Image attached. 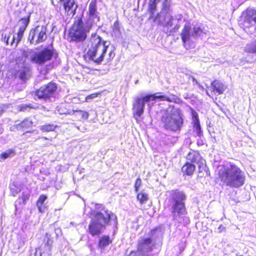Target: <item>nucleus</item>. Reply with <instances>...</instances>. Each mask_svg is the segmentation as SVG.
I'll return each mask as SVG.
<instances>
[{"instance_id":"6e6552de","label":"nucleus","mask_w":256,"mask_h":256,"mask_svg":"<svg viewBox=\"0 0 256 256\" xmlns=\"http://www.w3.org/2000/svg\"><path fill=\"white\" fill-rule=\"evenodd\" d=\"M58 88L57 84L52 82L40 87L36 92V95L40 99L46 101L55 96Z\"/></svg>"},{"instance_id":"6ab92c4d","label":"nucleus","mask_w":256,"mask_h":256,"mask_svg":"<svg viewBox=\"0 0 256 256\" xmlns=\"http://www.w3.org/2000/svg\"><path fill=\"white\" fill-rule=\"evenodd\" d=\"M195 170V166L194 164H190L187 162L186 164L185 165H184L182 168V172L188 174V175H191L193 174L194 170Z\"/></svg>"},{"instance_id":"f8f14e48","label":"nucleus","mask_w":256,"mask_h":256,"mask_svg":"<svg viewBox=\"0 0 256 256\" xmlns=\"http://www.w3.org/2000/svg\"><path fill=\"white\" fill-rule=\"evenodd\" d=\"M256 24V10L248 9L244 18V25L249 28Z\"/></svg>"},{"instance_id":"423d86ee","label":"nucleus","mask_w":256,"mask_h":256,"mask_svg":"<svg viewBox=\"0 0 256 256\" xmlns=\"http://www.w3.org/2000/svg\"><path fill=\"white\" fill-rule=\"evenodd\" d=\"M162 122L165 129L172 132L180 130L184 120L178 110H172L170 112H165L162 118Z\"/></svg>"},{"instance_id":"a19ab883","label":"nucleus","mask_w":256,"mask_h":256,"mask_svg":"<svg viewBox=\"0 0 256 256\" xmlns=\"http://www.w3.org/2000/svg\"><path fill=\"white\" fill-rule=\"evenodd\" d=\"M96 96H97L96 94H92L86 97V99H92V98H96Z\"/></svg>"},{"instance_id":"3c124183","label":"nucleus","mask_w":256,"mask_h":256,"mask_svg":"<svg viewBox=\"0 0 256 256\" xmlns=\"http://www.w3.org/2000/svg\"><path fill=\"white\" fill-rule=\"evenodd\" d=\"M49 244V242H48V241L47 244Z\"/></svg>"},{"instance_id":"0eeeda50","label":"nucleus","mask_w":256,"mask_h":256,"mask_svg":"<svg viewBox=\"0 0 256 256\" xmlns=\"http://www.w3.org/2000/svg\"><path fill=\"white\" fill-rule=\"evenodd\" d=\"M90 28L88 26H85L82 19L75 21L69 32L70 40L80 42L84 40L87 36L86 34Z\"/></svg>"},{"instance_id":"2f4dec72","label":"nucleus","mask_w":256,"mask_h":256,"mask_svg":"<svg viewBox=\"0 0 256 256\" xmlns=\"http://www.w3.org/2000/svg\"><path fill=\"white\" fill-rule=\"evenodd\" d=\"M137 198L141 203H144L148 200V195L145 193H140L137 196Z\"/></svg>"},{"instance_id":"473e14b6","label":"nucleus","mask_w":256,"mask_h":256,"mask_svg":"<svg viewBox=\"0 0 256 256\" xmlns=\"http://www.w3.org/2000/svg\"><path fill=\"white\" fill-rule=\"evenodd\" d=\"M156 0H154L153 2H151L150 4L149 10L151 14L150 18L154 17V12L156 9V4L155 3Z\"/></svg>"},{"instance_id":"7ed1b4c3","label":"nucleus","mask_w":256,"mask_h":256,"mask_svg":"<svg viewBox=\"0 0 256 256\" xmlns=\"http://www.w3.org/2000/svg\"><path fill=\"white\" fill-rule=\"evenodd\" d=\"M218 176L224 184L231 188H238L245 182L246 176L240 168L234 164L222 166Z\"/></svg>"},{"instance_id":"72a5a7b5","label":"nucleus","mask_w":256,"mask_h":256,"mask_svg":"<svg viewBox=\"0 0 256 256\" xmlns=\"http://www.w3.org/2000/svg\"><path fill=\"white\" fill-rule=\"evenodd\" d=\"M24 32V31H22V30H18V32L16 34V46H17V44L18 43V42L20 40L21 38H22Z\"/></svg>"},{"instance_id":"09e8293b","label":"nucleus","mask_w":256,"mask_h":256,"mask_svg":"<svg viewBox=\"0 0 256 256\" xmlns=\"http://www.w3.org/2000/svg\"><path fill=\"white\" fill-rule=\"evenodd\" d=\"M206 94H207L208 96H209V94H208V91H206Z\"/></svg>"},{"instance_id":"cd10ccee","label":"nucleus","mask_w":256,"mask_h":256,"mask_svg":"<svg viewBox=\"0 0 256 256\" xmlns=\"http://www.w3.org/2000/svg\"><path fill=\"white\" fill-rule=\"evenodd\" d=\"M15 154L14 150L12 149H9L4 152L2 153L0 155V157L4 160L12 156H14Z\"/></svg>"},{"instance_id":"4c0bfd02","label":"nucleus","mask_w":256,"mask_h":256,"mask_svg":"<svg viewBox=\"0 0 256 256\" xmlns=\"http://www.w3.org/2000/svg\"><path fill=\"white\" fill-rule=\"evenodd\" d=\"M112 28L114 32H120V25L118 21L114 22Z\"/></svg>"},{"instance_id":"bb28decb","label":"nucleus","mask_w":256,"mask_h":256,"mask_svg":"<svg viewBox=\"0 0 256 256\" xmlns=\"http://www.w3.org/2000/svg\"><path fill=\"white\" fill-rule=\"evenodd\" d=\"M56 127L57 126L52 124H46L40 126V130L43 132H49L54 131Z\"/></svg>"},{"instance_id":"603ef678","label":"nucleus","mask_w":256,"mask_h":256,"mask_svg":"<svg viewBox=\"0 0 256 256\" xmlns=\"http://www.w3.org/2000/svg\"><path fill=\"white\" fill-rule=\"evenodd\" d=\"M167 0H166V2Z\"/></svg>"},{"instance_id":"393cba45","label":"nucleus","mask_w":256,"mask_h":256,"mask_svg":"<svg viewBox=\"0 0 256 256\" xmlns=\"http://www.w3.org/2000/svg\"><path fill=\"white\" fill-rule=\"evenodd\" d=\"M111 242L112 240H110V237L108 236H104L100 240L99 246L103 248L108 246Z\"/></svg>"},{"instance_id":"5701e85b","label":"nucleus","mask_w":256,"mask_h":256,"mask_svg":"<svg viewBox=\"0 0 256 256\" xmlns=\"http://www.w3.org/2000/svg\"><path fill=\"white\" fill-rule=\"evenodd\" d=\"M29 22V17L26 18H22L20 19L18 22V25L19 26V30L24 31L28 26Z\"/></svg>"},{"instance_id":"c85d7f7f","label":"nucleus","mask_w":256,"mask_h":256,"mask_svg":"<svg viewBox=\"0 0 256 256\" xmlns=\"http://www.w3.org/2000/svg\"><path fill=\"white\" fill-rule=\"evenodd\" d=\"M194 127L195 129V132L198 136H200L202 131L200 126L199 122V120L198 118H196L194 120Z\"/></svg>"},{"instance_id":"c756f323","label":"nucleus","mask_w":256,"mask_h":256,"mask_svg":"<svg viewBox=\"0 0 256 256\" xmlns=\"http://www.w3.org/2000/svg\"><path fill=\"white\" fill-rule=\"evenodd\" d=\"M89 15L98 14L96 6L94 2H91L88 7Z\"/></svg>"},{"instance_id":"4be33fe9","label":"nucleus","mask_w":256,"mask_h":256,"mask_svg":"<svg viewBox=\"0 0 256 256\" xmlns=\"http://www.w3.org/2000/svg\"><path fill=\"white\" fill-rule=\"evenodd\" d=\"M99 20L100 18L98 14L89 15L86 26H88L90 28V26L94 24H96L99 22Z\"/></svg>"},{"instance_id":"7c9ffc66","label":"nucleus","mask_w":256,"mask_h":256,"mask_svg":"<svg viewBox=\"0 0 256 256\" xmlns=\"http://www.w3.org/2000/svg\"><path fill=\"white\" fill-rule=\"evenodd\" d=\"M193 34L194 38H196L198 36H202L203 34H205L200 27H194L193 28Z\"/></svg>"},{"instance_id":"8fccbe9b","label":"nucleus","mask_w":256,"mask_h":256,"mask_svg":"<svg viewBox=\"0 0 256 256\" xmlns=\"http://www.w3.org/2000/svg\"><path fill=\"white\" fill-rule=\"evenodd\" d=\"M44 138V139H45V140H46V139H47V138H46V137H44V138Z\"/></svg>"},{"instance_id":"2eb2a0df","label":"nucleus","mask_w":256,"mask_h":256,"mask_svg":"<svg viewBox=\"0 0 256 256\" xmlns=\"http://www.w3.org/2000/svg\"><path fill=\"white\" fill-rule=\"evenodd\" d=\"M182 40L185 45L186 43L189 42L191 38H194L193 30L189 23H186L181 33Z\"/></svg>"},{"instance_id":"37998d69","label":"nucleus","mask_w":256,"mask_h":256,"mask_svg":"<svg viewBox=\"0 0 256 256\" xmlns=\"http://www.w3.org/2000/svg\"><path fill=\"white\" fill-rule=\"evenodd\" d=\"M192 79L193 82H195L198 85L199 88H201L202 90L204 89V88L202 86H200V84L197 82V80L194 77H192Z\"/></svg>"},{"instance_id":"f03ea898","label":"nucleus","mask_w":256,"mask_h":256,"mask_svg":"<svg viewBox=\"0 0 256 256\" xmlns=\"http://www.w3.org/2000/svg\"><path fill=\"white\" fill-rule=\"evenodd\" d=\"M110 43L104 41L96 34H92L88 44L87 55L89 58L96 64L102 61L108 62L114 56L115 54L112 50H108Z\"/></svg>"},{"instance_id":"49530a36","label":"nucleus","mask_w":256,"mask_h":256,"mask_svg":"<svg viewBox=\"0 0 256 256\" xmlns=\"http://www.w3.org/2000/svg\"><path fill=\"white\" fill-rule=\"evenodd\" d=\"M11 191L12 192L13 196H15L16 194L18 193V191H13L12 188H11Z\"/></svg>"},{"instance_id":"4468645a","label":"nucleus","mask_w":256,"mask_h":256,"mask_svg":"<svg viewBox=\"0 0 256 256\" xmlns=\"http://www.w3.org/2000/svg\"><path fill=\"white\" fill-rule=\"evenodd\" d=\"M62 2L66 12L69 16H73L77 8V4L74 0H60Z\"/></svg>"},{"instance_id":"c9c22d12","label":"nucleus","mask_w":256,"mask_h":256,"mask_svg":"<svg viewBox=\"0 0 256 256\" xmlns=\"http://www.w3.org/2000/svg\"><path fill=\"white\" fill-rule=\"evenodd\" d=\"M32 108V107L30 105H28L26 104H22L19 106L20 110L22 112L26 111Z\"/></svg>"},{"instance_id":"a18cd8bd","label":"nucleus","mask_w":256,"mask_h":256,"mask_svg":"<svg viewBox=\"0 0 256 256\" xmlns=\"http://www.w3.org/2000/svg\"><path fill=\"white\" fill-rule=\"evenodd\" d=\"M55 233L56 235V236H58L60 234H61V230L60 228H56L55 230Z\"/></svg>"},{"instance_id":"a211bd4d","label":"nucleus","mask_w":256,"mask_h":256,"mask_svg":"<svg viewBox=\"0 0 256 256\" xmlns=\"http://www.w3.org/2000/svg\"><path fill=\"white\" fill-rule=\"evenodd\" d=\"M47 198V196L46 195L42 194L40 196L37 201L36 206L40 212H44L45 211L46 206H44V202Z\"/></svg>"},{"instance_id":"1a4fd4ad","label":"nucleus","mask_w":256,"mask_h":256,"mask_svg":"<svg viewBox=\"0 0 256 256\" xmlns=\"http://www.w3.org/2000/svg\"><path fill=\"white\" fill-rule=\"evenodd\" d=\"M46 38V27L38 26L30 30L28 40L31 44H37L44 42Z\"/></svg>"},{"instance_id":"ddd939ff","label":"nucleus","mask_w":256,"mask_h":256,"mask_svg":"<svg viewBox=\"0 0 256 256\" xmlns=\"http://www.w3.org/2000/svg\"><path fill=\"white\" fill-rule=\"evenodd\" d=\"M156 20H158L164 26H172V24L173 18L172 16L165 10L158 14Z\"/></svg>"},{"instance_id":"58836bf2","label":"nucleus","mask_w":256,"mask_h":256,"mask_svg":"<svg viewBox=\"0 0 256 256\" xmlns=\"http://www.w3.org/2000/svg\"><path fill=\"white\" fill-rule=\"evenodd\" d=\"M61 109V107H60L58 108V112L60 114H68V110H60Z\"/></svg>"},{"instance_id":"b1692460","label":"nucleus","mask_w":256,"mask_h":256,"mask_svg":"<svg viewBox=\"0 0 256 256\" xmlns=\"http://www.w3.org/2000/svg\"><path fill=\"white\" fill-rule=\"evenodd\" d=\"M244 51L248 53L256 54V41L247 44L244 48Z\"/></svg>"},{"instance_id":"9b49d317","label":"nucleus","mask_w":256,"mask_h":256,"mask_svg":"<svg viewBox=\"0 0 256 256\" xmlns=\"http://www.w3.org/2000/svg\"><path fill=\"white\" fill-rule=\"evenodd\" d=\"M154 242L150 237H144L140 238L138 244V252L142 255L148 254L150 252L154 246Z\"/></svg>"},{"instance_id":"dca6fc26","label":"nucleus","mask_w":256,"mask_h":256,"mask_svg":"<svg viewBox=\"0 0 256 256\" xmlns=\"http://www.w3.org/2000/svg\"><path fill=\"white\" fill-rule=\"evenodd\" d=\"M211 86L213 92H216L220 94H223L226 88V86L222 82L218 80H215L212 82Z\"/></svg>"},{"instance_id":"f257e3e1","label":"nucleus","mask_w":256,"mask_h":256,"mask_svg":"<svg viewBox=\"0 0 256 256\" xmlns=\"http://www.w3.org/2000/svg\"><path fill=\"white\" fill-rule=\"evenodd\" d=\"M91 216L88 232L92 236L100 234L106 226H116L118 222L116 216L100 204L96 206Z\"/></svg>"},{"instance_id":"39448f33","label":"nucleus","mask_w":256,"mask_h":256,"mask_svg":"<svg viewBox=\"0 0 256 256\" xmlns=\"http://www.w3.org/2000/svg\"><path fill=\"white\" fill-rule=\"evenodd\" d=\"M186 194L179 190H172L170 192L169 202L171 204V212L174 220L182 222L183 216L186 213L185 200Z\"/></svg>"},{"instance_id":"de8ad7c7","label":"nucleus","mask_w":256,"mask_h":256,"mask_svg":"<svg viewBox=\"0 0 256 256\" xmlns=\"http://www.w3.org/2000/svg\"><path fill=\"white\" fill-rule=\"evenodd\" d=\"M4 110L2 108H0V116L2 114Z\"/></svg>"},{"instance_id":"a878e982","label":"nucleus","mask_w":256,"mask_h":256,"mask_svg":"<svg viewBox=\"0 0 256 256\" xmlns=\"http://www.w3.org/2000/svg\"><path fill=\"white\" fill-rule=\"evenodd\" d=\"M32 124V122L28 120H25L20 123L18 124L16 126V128L17 130H20L22 128H28L30 127Z\"/></svg>"},{"instance_id":"e433bc0d","label":"nucleus","mask_w":256,"mask_h":256,"mask_svg":"<svg viewBox=\"0 0 256 256\" xmlns=\"http://www.w3.org/2000/svg\"><path fill=\"white\" fill-rule=\"evenodd\" d=\"M141 185V180L140 178H138L135 182L134 188L136 192H138V188Z\"/></svg>"},{"instance_id":"aec40b11","label":"nucleus","mask_w":256,"mask_h":256,"mask_svg":"<svg viewBox=\"0 0 256 256\" xmlns=\"http://www.w3.org/2000/svg\"><path fill=\"white\" fill-rule=\"evenodd\" d=\"M187 158L188 160H191L192 162H196L197 164L200 163V164H202V162H200L201 158L198 153L195 152L189 153L188 155Z\"/></svg>"},{"instance_id":"20e7f679","label":"nucleus","mask_w":256,"mask_h":256,"mask_svg":"<svg viewBox=\"0 0 256 256\" xmlns=\"http://www.w3.org/2000/svg\"><path fill=\"white\" fill-rule=\"evenodd\" d=\"M160 93L154 94H148L144 96H136L134 98L133 104V110L134 118L138 120L137 116L140 117L144 112L145 104H147L148 109L150 110L151 108L154 104L156 99L160 100H166L168 102L178 103L180 99L174 95L168 96L164 95H159Z\"/></svg>"},{"instance_id":"c03bdc74","label":"nucleus","mask_w":256,"mask_h":256,"mask_svg":"<svg viewBox=\"0 0 256 256\" xmlns=\"http://www.w3.org/2000/svg\"><path fill=\"white\" fill-rule=\"evenodd\" d=\"M192 114L193 121L194 122V120L196 118H198V114H196V112H192Z\"/></svg>"},{"instance_id":"f704fd0d","label":"nucleus","mask_w":256,"mask_h":256,"mask_svg":"<svg viewBox=\"0 0 256 256\" xmlns=\"http://www.w3.org/2000/svg\"><path fill=\"white\" fill-rule=\"evenodd\" d=\"M76 112L80 113L82 118L87 120L88 118L89 114L88 112L82 110H76Z\"/></svg>"},{"instance_id":"412c9836","label":"nucleus","mask_w":256,"mask_h":256,"mask_svg":"<svg viewBox=\"0 0 256 256\" xmlns=\"http://www.w3.org/2000/svg\"><path fill=\"white\" fill-rule=\"evenodd\" d=\"M30 194L28 192H24L21 198H18L15 202V207L16 210L18 208V204H20L22 202L24 205H25L26 201L29 199Z\"/></svg>"},{"instance_id":"79ce46f5","label":"nucleus","mask_w":256,"mask_h":256,"mask_svg":"<svg viewBox=\"0 0 256 256\" xmlns=\"http://www.w3.org/2000/svg\"><path fill=\"white\" fill-rule=\"evenodd\" d=\"M10 38V36L8 35V36H6L4 37V40L6 42V44H9V40Z\"/></svg>"},{"instance_id":"ea45409f","label":"nucleus","mask_w":256,"mask_h":256,"mask_svg":"<svg viewBox=\"0 0 256 256\" xmlns=\"http://www.w3.org/2000/svg\"><path fill=\"white\" fill-rule=\"evenodd\" d=\"M16 40V37L14 36H12L11 40H9V43L11 44V45H12L15 42V40Z\"/></svg>"},{"instance_id":"9d476101","label":"nucleus","mask_w":256,"mask_h":256,"mask_svg":"<svg viewBox=\"0 0 256 256\" xmlns=\"http://www.w3.org/2000/svg\"><path fill=\"white\" fill-rule=\"evenodd\" d=\"M54 54L52 50L45 48L38 52H34L30 56V61L38 64H42L50 60Z\"/></svg>"},{"instance_id":"f3484780","label":"nucleus","mask_w":256,"mask_h":256,"mask_svg":"<svg viewBox=\"0 0 256 256\" xmlns=\"http://www.w3.org/2000/svg\"><path fill=\"white\" fill-rule=\"evenodd\" d=\"M30 68L28 66H24L18 71L19 78L22 80L30 78Z\"/></svg>"}]
</instances>
